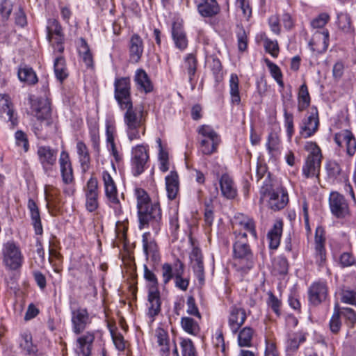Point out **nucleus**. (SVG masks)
I'll list each match as a JSON object with an SVG mask.
<instances>
[{
  "instance_id": "393cba45",
  "label": "nucleus",
  "mask_w": 356,
  "mask_h": 356,
  "mask_svg": "<svg viewBox=\"0 0 356 356\" xmlns=\"http://www.w3.org/2000/svg\"><path fill=\"white\" fill-rule=\"evenodd\" d=\"M102 179L106 196L111 202L118 204V190L113 177L107 171H104L102 172Z\"/></svg>"
},
{
  "instance_id": "052dcab7",
  "label": "nucleus",
  "mask_w": 356,
  "mask_h": 356,
  "mask_svg": "<svg viewBox=\"0 0 356 356\" xmlns=\"http://www.w3.org/2000/svg\"><path fill=\"white\" fill-rule=\"evenodd\" d=\"M326 170L330 177H337L341 172V168L335 161H329L326 164Z\"/></svg>"
},
{
  "instance_id": "f3484780",
  "label": "nucleus",
  "mask_w": 356,
  "mask_h": 356,
  "mask_svg": "<svg viewBox=\"0 0 356 356\" xmlns=\"http://www.w3.org/2000/svg\"><path fill=\"white\" fill-rule=\"evenodd\" d=\"M161 297L160 292L156 288H149L147 297V315L151 318V321H154L155 316H158L161 312Z\"/></svg>"
},
{
  "instance_id": "7c9ffc66",
  "label": "nucleus",
  "mask_w": 356,
  "mask_h": 356,
  "mask_svg": "<svg viewBox=\"0 0 356 356\" xmlns=\"http://www.w3.org/2000/svg\"><path fill=\"white\" fill-rule=\"evenodd\" d=\"M129 52L131 59L135 63L138 62L143 52V42L141 38L137 34L132 35L131 38Z\"/></svg>"
},
{
  "instance_id": "aec40b11",
  "label": "nucleus",
  "mask_w": 356,
  "mask_h": 356,
  "mask_svg": "<svg viewBox=\"0 0 356 356\" xmlns=\"http://www.w3.org/2000/svg\"><path fill=\"white\" fill-rule=\"evenodd\" d=\"M95 338L93 332H87L76 339V351L78 356L90 355Z\"/></svg>"
},
{
  "instance_id": "39448f33",
  "label": "nucleus",
  "mask_w": 356,
  "mask_h": 356,
  "mask_svg": "<svg viewBox=\"0 0 356 356\" xmlns=\"http://www.w3.org/2000/svg\"><path fill=\"white\" fill-rule=\"evenodd\" d=\"M197 133L200 136L199 149L201 153L204 155H211L216 152L221 139L213 128L210 125L203 124L198 127Z\"/></svg>"
},
{
  "instance_id": "09e8293b",
  "label": "nucleus",
  "mask_w": 356,
  "mask_h": 356,
  "mask_svg": "<svg viewBox=\"0 0 356 356\" xmlns=\"http://www.w3.org/2000/svg\"><path fill=\"white\" fill-rule=\"evenodd\" d=\"M341 309L338 303L335 304L334 313L330 321V328L332 332L338 333L341 327V321L340 320Z\"/></svg>"
},
{
  "instance_id": "4c0bfd02",
  "label": "nucleus",
  "mask_w": 356,
  "mask_h": 356,
  "mask_svg": "<svg viewBox=\"0 0 356 356\" xmlns=\"http://www.w3.org/2000/svg\"><path fill=\"white\" fill-rule=\"evenodd\" d=\"M28 209L31 213L33 225L36 234H42V227L40 220V211L38 205L32 199H29L27 204Z\"/></svg>"
},
{
  "instance_id": "6e6d98bb",
  "label": "nucleus",
  "mask_w": 356,
  "mask_h": 356,
  "mask_svg": "<svg viewBox=\"0 0 356 356\" xmlns=\"http://www.w3.org/2000/svg\"><path fill=\"white\" fill-rule=\"evenodd\" d=\"M162 278L164 284H167L175 276V267L168 263H165L161 266Z\"/></svg>"
},
{
  "instance_id": "bb28decb",
  "label": "nucleus",
  "mask_w": 356,
  "mask_h": 356,
  "mask_svg": "<svg viewBox=\"0 0 356 356\" xmlns=\"http://www.w3.org/2000/svg\"><path fill=\"white\" fill-rule=\"evenodd\" d=\"M172 37L177 48L184 51L187 47L188 39L181 24L179 22L172 24Z\"/></svg>"
},
{
  "instance_id": "a19ab883",
  "label": "nucleus",
  "mask_w": 356,
  "mask_h": 356,
  "mask_svg": "<svg viewBox=\"0 0 356 356\" xmlns=\"http://www.w3.org/2000/svg\"><path fill=\"white\" fill-rule=\"evenodd\" d=\"M76 152L79 155V160L83 170L88 169L90 162V156L86 145L81 140L76 143Z\"/></svg>"
},
{
  "instance_id": "79ce46f5",
  "label": "nucleus",
  "mask_w": 356,
  "mask_h": 356,
  "mask_svg": "<svg viewBox=\"0 0 356 356\" xmlns=\"http://www.w3.org/2000/svg\"><path fill=\"white\" fill-rule=\"evenodd\" d=\"M79 53L87 67L93 66V58L86 41L81 38L79 42Z\"/></svg>"
},
{
  "instance_id": "4d7b16f0",
  "label": "nucleus",
  "mask_w": 356,
  "mask_h": 356,
  "mask_svg": "<svg viewBox=\"0 0 356 356\" xmlns=\"http://www.w3.org/2000/svg\"><path fill=\"white\" fill-rule=\"evenodd\" d=\"M183 356H197L195 348L191 339H183L181 341Z\"/></svg>"
},
{
  "instance_id": "c03bdc74",
  "label": "nucleus",
  "mask_w": 356,
  "mask_h": 356,
  "mask_svg": "<svg viewBox=\"0 0 356 356\" xmlns=\"http://www.w3.org/2000/svg\"><path fill=\"white\" fill-rule=\"evenodd\" d=\"M254 330L250 327H245L238 334V344L241 347H250Z\"/></svg>"
},
{
  "instance_id": "dca6fc26",
  "label": "nucleus",
  "mask_w": 356,
  "mask_h": 356,
  "mask_svg": "<svg viewBox=\"0 0 356 356\" xmlns=\"http://www.w3.org/2000/svg\"><path fill=\"white\" fill-rule=\"evenodd\" d=\"M309 301L314 305H318L325 300L327 296V287L324 282H316L313 283L308 291Z\"/></svg>"
},
{
  "instance_id": "4be33fe9",
  "label": "nucleus",
  "mask_w": 356,
  "mask_h": 356,
  "mask_svg": "<svg viewBox=\"0 0 356 356\" xmlns=\"http://www.w3.org/2000/svg\"><path fill=\"white\" fill-rule=\"evenodd\" d=\"M59 164L63 181L65 184H70L74 179L73 170L67 152L63 151L59 158Z\"/></svg>"
},
{
  "instance_id": "bf43d9fd",
  "label": "nucleus",
  "mask_w": 356,
  "mask_h": 356,
  "mask_svg": "<svg viewBox=\"0 0 356 356\" xmlns=\"http://www.w3.org/2000/svg\"><path fill=\"white\" fill-rule=\"evenodd\" d=\"M264 42L266 51L272 56L277 57L279 54V46L277 40H271L266 38L264 40Z\"/></svg>"
},
{
  "instance_id": "0e129e2a",
  "label": "nucleus",
  "mask_w": 356,
  "mask_h": 356,
  "mask_svg": "<svg viewBox=\"0 0 356 356\" xmlns=\"http://www.w3.org/2000/svg\"><path fill=\"white\" fill-rule=\"evenodd\" d=\"M353 134L348 130H343L335 134L334 141L340 147H343Z\"/></svg>"
},
{
  "instance_id": "de8ad7c7",
  "label": "nucleus",
  "mask_w": 356,
  "mask_h": 356,
  "mask_svg": "<svg viewBox=\"0 0 356 356\" xmlns=\"http://www.w3.org/2000/svg\"><path fill=\"white\" fill-rule=\"evenodd\" d=\"M181 325L183 330L192 335H197L200 332L198 323L190 317H182Z\"/></svg>"
},
{
  "instance_id": "7ed1b4c3",
  "label": "nucleus",
  "mask_w": 356,
  "mask_h": 356,
  "mask_svg": "<svg viewBox=\"0 0 356 356\" xmlns=\"http://www.w3.org/2000/svg\"><path fill=\"white\" fill-rule=\"evenodd\" d=\"M246 238V232L242 233L240 231L236 234V241L233 245L234 259L240 264H244L243 266L240 267L244 273L251 269L254 263L253 254L247 243Z\"/></svg>"
},
{
  "instance_id": "423d86ee",
  "label": "nucleus",
  "mask_w": 356,
  "mask_h": 356,
  "mask_svg": "<svg viewBox=\"0 0 356 356\" xmlns=\"http://www.w3.org/2000/svg\"><path fill=\"white\" fill-rule=\"evenodd\" d=\"M3 261L6 268L16 270L21 268L24 257L18 245L13 241H8L3 246Z\"/></svg>"
},
{
  "instance_id": "0eeeda50",
  "label": "nucleus",
  "mask_w": 356,
  "mask_h": 356,
  "mask_svg": "<svg viewBox=\"0 0 356 356\" xmlns=\"http://www.w3.org/2000/svg\"><path fill=\"white\" fill-rule=\"evenodd\" d=\"M261 195V199L268 198V207L273 211L284 209L289 202L288 193L282 188H278L275 190L269 189L268 184H266V186H262Z\"/></svg>"
},
{
  "instance_id": "37998d69",
  "label": "nucleus",
  "mask_w": 356,
  "mask_h": 356,
  "mask_svg": "<svg viewBox=\"0 0 356 356\" xmlns=\"http://www.w3.org/2000/svg\"><path fill=\"white\" fill-rule=\"evenodd\" d=\"M238 85L239 79L237 74H232L229 79V93L232 102L237 105L241 102Z\"/></svg>"
},
{
  "instance_id": "473e14b6",
  "label": "nucleus",
  "mask_w": 356,
  "mask_h": 356,
  "mask_svg": "<svg viewBox=\"0 0 356 356\" xmlns=\"http://www.w3.org/2000/svg\"><path fill=\"white\" fill-rule=\"evenodd\" d=\"M283 222L277 220L275 222L273 228L268 232L267 238L269 241V247L271 249H277L280 243L282 233Z\"/></svg>"
},
{
  "instance_id": "f03ea898",
  "label": "nucleus",
  "mask_w": 356,
  "mask_h": 356,
  "mask_svg": "<svg viewBox=\"0 0 356 356\" xmlns=\"http://www.w3.org/2000/svg\"><path fill=\"white\" fill-rule=\"evenodd\" d=\"M126 110L124 115V122L127 127V134L129 140H138L145 133V120L143 110L137 111L134 109L132 103H127L120 107Z\"/></svg>"
},
{
  "instance_id": "f704fd0d",
  "label": "nucleus",
  "mask_w": 356,
  "mask_h": 356,
  "mask_svg": "<svg viewBox=\"0 0 356 356\" xmlns=\"http://www.w3.org/2000/svg\"><path fill=\"white\" fill-rule=\"evenodd\" d=\"M197 60L193 54H188L184 58V70L188 76V81L192 88H195L194 77L197 71Z\"/></svg>"
},
{
  "instance_id": "49530a36",
  "label": "nucleus",
  "mask_w": 356,
  "mask_h": 356,
  "mask_svg": "<svg viewBox=\"0 0 356 356\" xmlns=\"http://www.w3.org/2000/svg\"><path fill=\"white\" fill-rule=\"evenodd\" d=\"M54 72L56 78L63 81L68 76L65 60L63 56H58L54 61Z\"/></svg>"
},
{
  "instance_id": "c756f323",
  "label": "nucleus",
  "mask_w": 356,
  "mask_h": 356,
  "mask_svg": "<svg viewBox=\"0 0 356 356\" xmlns=\"http://www.w3.org/2000/svg\"><path fill=\"white\" fill-rule=\"evenodd\" d=\"M17 76L21 82L31 86L38 83V76L32 67L21 65L18 67Z\"/></svg>"
},
{
  "instance_id": "5701e85b",
  "label": "nucleus",
  "mask_w": 356,
  "mask_h": 356,
  "mask_svg": "<svg viewBox=\"0 0 356 356\" xmlns=\"http://www.w3.org/2000/svg\"><path fill=\"white\" fill-rule=\"evenodd\" d=\"M328 37L329 33L327 31H316L314 33L309 44L314 51L324 52L328 47Z\"/></svg>"
},
{
  "instance_id": "8fccbe9b",
  "label": "nucleus",
  "mask_w": 356,
  "mask_h": 356,
  "mask_svg": "<svg viewBox=\"0 0 356 356\" xmlns=\"http://www.w3.org/2000/svg\"><path fill=\"white\" fill-rule=\"evenodd\" d=\"M280 140L277 134L270 133L266 144L268 151L271 156H275L280 150Z\"/></svg>"
},
{
  "instance_id": "6e6552de",
  "label": "nucleus",
  "mask_w": 356,
  "mask_h": 356,
  "mask_svg": "<svg viewBox=\"0 0 356 356\" xmlns=\"http://www.w3.org/2000/svg\"><path fill=\"white\" fill-rule=\"evenodd\" d=\"M114 96L120 107L127 103H132L131 99V81L129 77L115 79L114 82Z\"/></svg>"
},
{
  "instance_id": "774afa93",
  "label": "nucleus",
  "mask_w": 356,
  "mask_h": 356,
  "mask_svg": "<svg viewBox=\"0 0 356 356\" xmlns=\"http://www.w3.org/2000/svg\"><path fill=\"white\" fill-rule=\"evenodd\" d=\"M341 315H342L348 321V323L353 326L356 322V314L355 311L348 307L343 308V310L341 312Z\"/></svg>"
},
{
  "instance_id": "6ab92c4d",
  "label": "nucleus",
  "mask_w": 356,
  "mask_h": 356,
  "mask_svg": "<svg viewBox=\"0 0 356 356\" xmlns=\"http://www.w3.org/2000/svg\"><path fill=\"white\" fill-rule=\"evenodd\" d=\"M190 260L191 267L199 282L203 284L204 281L203 256L201 250L198 248L193 247L190 254Z\"/></svg>"
},
{
  "instance_id": "5fc2aeb1",
  "label": "nucleus",
  "mask_w": 356,
  "mask_h": 356,
  "mask_svg": "<svg viewBox=\"0 0 356 356\" xmlns=\"http://www.w3.org/2000/svg\"><path fill=\"white\" fill-rule=\"evenodd\" d=\"M62 35V29L58 22L56 19L49 21L47 26V38L49 41H53L54 35Z\"/></svg>"
},
{
  "instance_id": "a18cd8bd",
  "label": "nucleus",
  "mask_w": 356,
  "mask_h": 356,
  "mask_svg": "<svg viewBox=\"0 0 356 356\" xmlns=\"http://www.w3.org/2000/svg\"><path fill=\"white\" fill-rule=\"evenodd\" d=\"M298 101V110L299 112L305 110L310 104V96L307 86L305 83L299 89Z\"/></svg>"
},
{
  "instance_id": "ea45409f",
  "label": "nucleus",
  "mask_w": 356,
  "mask_h": 356,
  "mask_svg": "<svg viewBox=\"0 0 356 356\" xmlns=\"http://www.w3.org/2000/svg\"><path fill=\"white\" fill-rule=\"evenodd\" d=\"M32 110L35 116L38 120L47 119L50 115V107L49 104L44 101H35L32 104Z\"/></svg>"
},
{
  "instance_id": "3c124183",
  "label": "nucleus",
  "mask_w": 356,
  "mask_h": 356,
  "mask_svg": "<svg viewBox=\"0 0 356 356\" xmlns=\"http://www.w3.org/2000/svg\"><path fill=\"white\" fill-rule=\"evenodd\" d=\"M264 61L270 72L271 76L275 79V80L281 88H284L282 74L280 67L268 58H266Z\"/></svg>"
},
{
  "instance_id": "c85d7f7f",
  "label": "nucleus",
  "mask_w": 356,
  "mask_h": 356,
  "mask_svg": "<svg viewBox=\"0 0 356 356\" xmlns=\"http://www.w3.org/2000/svg\"><path fill=\"white\" fill-rule=\"evenodd\" d=\"M0 116L5 121L10 122L12 126L17 124L12 104L6 95L1 96L0 98Z\"/></svg>"
},
{
  "instance_id": "a878e982",
  "label": "nucleus",
  "mask_w": 356,
  "mask_h": 356,
  "mask_svg": "<svg viewBox=\"0 0 356 356\" xmlns=\"http://www.w3.org/2000/svg\"><path fill=\"white\" fill-rule=\"evenodd\" d=\"M222 195L227 199H234L237 195V188L233 179L227 174L222 175L219 179Z\"/></svg>"
},
{
  "instance_id": "9b49d317",
  "label": "nucleus",
  "mask_w": 356,
  "mask_h": 356,
  "mask_svg": "<svg viewBox=\"0 0 356 356\" xmlns=\"http://www.w3.org/2000/svg\"><path fill=\"white\" fill-rule=\"evenodd\" d=\"M131 154L133 173L134 176H138L144 171L149 159L147 147L143 145H136L135 147H133Z\"/></svg>"
},
{
  "instance_id": "e2e57ef3",
  "label": "nucleus",
  "mask_w": 356,
  "mask_h": 356,
  "mask_svg": "<svg viewBox=\"0 0 356 356\" xmlns=\"http://www.w3.org/2000/svg\"><path fill=\"white\" fill-rule=\"evenodd\" d=\"M16 144L22 147L25 152L29 150V142L26 135L22 131H17L15 134Z\"/></svg>"
},
{
  "instance_id": "2f4dec72",
  "label": "nucleus",
  "mask_w": 356,
  "mask_h": 356,
  "mask_svg": "<svg viewBox=\"0 0 356 356\" xmlns=\"http://www.w3.org/2000/svg\"><path fill=\"white\" fill-rule=\"evenodd\" d=\"M292 104L291 98L283 102L284 125L286 128L287 137L291 140L294 132L293 115L288 112L289 106Z\"/></svg>"
},
{
  "instance_id": "58836bf2",
  "label": "nucleus",
  "mask_w": 356,
  "mask_h": 356,
  "mask_svg": "<svg viewBox=\"0 0 356 356\" xmlns=\"http://www.w3.org/2000/svg\"><path fill=\"white\" fill-rule=\"evenodd\" d=\"M134 81L138 88L145 92H149L153 89L152 82L149 80L147 74L142 69L136 70Z\"/></svg>"
},
{
  "instance_id": "e433bc0d",
  "label": "nucleus",
  "mask_w": 356,
  "mask_h": 356,
  "mask_svg": "<svg viewBox=\"0 0 356 356\" xmlns=\"http://www.w3.org/2000/svg\"><path fill=\"white\" fill-rule=\"evenodd\" d=\"M175 286L182 291H186L188 286L189 281L183 277L184 273V264L177 259L174 263Z\"/></svg>"
},
{
  "instance_id": "13d9d810",
  "label": "nucleus",
  "mask_w": 356,
  "mask_h": 356,
  "mask_svg": "<svg viewBox=\"0 0 356 356\" xmlns=\"http://www.w3.org/2000/svg\"><path fill=\"white\" fill-rule=\"evenodd\" d=\"M13 3L10 0H1L0 2V15L2 18L7 20L13 10Z\"/></svg>"
},
{
  "instance_id": "f257e3e1",
  "label": "nucleus",
  "mask_w": 356,
  "mask_h": 356,
  "mask_svg": "<svg viewBox=\"0 0 356 356\" xmlns=\"http://www.w3.org/2000/svg\"><path fill=\"white\" fill-rule=\"evenodd\" d=\"M137 200L138 227L140 229L154 226L161 219V211L158 202H152L147 192L142 188L135 190Z\"/></svg>"
},
{
  "instance_id": "603ef678",
  "label": "nucleus",
  "mask_w": 356,
  "mask_h": 356,
  "mask_svg": "<svg viewBox=\"0 0 356 356\" xmlns=\"http://www.w3.org/2000/svg\"><path fill=\"white\" fill-rule=\"evenodd\" d=\"M305 341V337L301 333H296L292 334L288 341L286 349L288 351L294 352L296 351L300 344Z\"/></svg>"
},
{
  "instance_id": "2eb2a0df",
  "label": "nucleus",
  "mask_w": 356,
  "mask_h": 356,
  "mask_svg": "<svg viewBox=\"0 0 356 356\" xmlns=\"http://www.w3.org/2000/svg\"><path fill=\"white\" fill-rule=\"evenodd\" d=\"M247 316L242 307L236 305L231 307L228 317V325L233 334H236L240 327L244 324Z\"/></svg>"
},
{
  "instance_id": "4468645a",
  "label": "nucleus",
  "mask_w": 356,
  "mask_h": 356,
  "mask_svg": "<svg viewBox=\"0 0 356 356\" xmlns=\"http://www.w3.org/2000/svg\"><path fill=\"white\" fill-rule=\"evenodd\" d=\"M98 206V181L92 177L88 181L86 188V207L89 212H93Z\"/></svg>"
},
{
  "instance_id": "b1692460",
  "label": "nucleus",
  "mask_w": 356,
  "mask_h": 356,
  "mask_svg": "<svg viewBox=\"0 0 356 356\" xmlns=\"http://www.w3.org/2000/svg\"><path fill=\"white\" fill-rule=\"evenodd\" d=\"M325 241L324 230L322 227H318L315 232V254L316 262L319 265H321L325 260Z\"/></svg>"
},
{
  "instance_id": "338daca9",
  "label": "nucleus",
  "mask_w": 356,
  "mask_h": 356,
  "mask_svg": "<svg viewBox=\"0 0 356 356\" xmlns=\"http://www.w3.org/2000/svg\"><path fill=\"white\" fill-rule=\"evenodd\" d=\"M328 20L329 15L326 13H322L312 21L311 25L314 29H321L327 24Z\"/></svg>"
},
{
  "instance_id": "f8f14e48",
  "label": "nucleus",
  "mask_w": 356,
  "mask_h": 356,
  "mask_svg": "<svg viewBox=\"0 0 356 356\" xmlns=\"http://www.w3.org/2000/svg\"><path fill=\"white\" fill-rule=\"evenodd\" d=\"M319 127V118L317 108H312L308 117L303 119L300 127V134L304 138H307L314 135Z\"/></svg>"
},
{
  "instance_id": "1a4fd4ad",
  "label": "nucleus",
  "mask_w": 356,
  "mask_h": 356,
  "mask_svg": "<svg viewBox=\"0 0 356 356\" xmlns=\"http://www.w3.org/2000/svg\"><path fill=\"white\" fill-rule=\"evenodd\" d=\"M331 213L337 218H343L350 214L348 204L343 195L337 191L331 192L329 196Z\"/></svg>"
},
{
  "instance_id": "9d476101",
  "label": "nucleus",
  "mask_w": 356,
  "mask_h": 356,
  "mask_svg": "<svg viewBox=\"0 0 356 356\" xmlns=\"http://www.w3.org/2000/svg\"><path fill=\"white\" fill-rule=\"evenodd\" d=\"M72 331L76 334L83 332L91 323L87 309L83 307L71 308Z\"/></svg>"
},
{
  "instance_id": "72a5a7b5",
  "label": "nucleus",
  "mask_w": 356,
  "mask_h": 356,
  "mask_svg": "<svg viewBox=\"0 0 356 356\" xmlns=\"http://www.w3.org/2000/svg\"><path fill=\"white\" fill-rule=\"evenodd\" d=\"M199 13L206 17H213L220 11V7L216 0H203L197 5Z\"/></svg>"
},
{
  "instance_id": "a211bd4d",
  "label": "nucleus",
  "mask_w": 356,
  "mask_h": 356,
  "mask_svg": "<svg viewBox=\"0 0 356 356\" xmlns=\"http://www.w3.org/2000/svg\"><path fill=\"white\" fill-rule=\"evenodd\" d=\"M39 161L44 170L48 171L56 164L57 160V150L49 146H41L38 149Z\"/></svg>"
},
{
  "instance_id": "c9c22d12",
  "label": "nucleus",
  "mask_w": 356,
  "mask_h": 356,
  "mask_svg": "<svg viewBox=\"0 0 356 356\" xmlns=\"http://www.w3.org/2000/svg\"><path fill=\"white\" fill-rule=\"evenodd\" d=\"M165 186L168 198L175 199L179 191V176L177 172L171 171L165 177Z\"/></svg>"
},
{
  "instance_id": "864d4df0",
  "label": "nucleus",
  "mask_w": 356,
  "mask_h": 356,
  "mask_svg": "<svg viewBox=\"0 0 356 356\" xmlns=\"http://www.w3.org/2000/svg\"><path fill=\"white\" fill-rule=\"evenodd\" d=\"M45 199L47 204L55 206L59 202V191L52 186H46L44 188Z\"/></svg>"
},
{
  "instance_id": "680f3d73",
  "label": "nucleus",
  "mask_w": 356,
  "mask_h": 356,
  "mask_svg": "<svg viewBox=\"0 0 356 356\" xmlns=\"http://www.w3.org/2000/svg\"><path fill=\"white\" fill-rule=\"evenodd\" d=\"M341 300L344 303L356 306V291L351 290L343 291Z\"/></svg>"
},
{
  "instance_id": "ddd939ff",
  "label": "nucleus",
  "mask_w": 356,
  "mask_h": 356,
  "mask_svg": "<svg viewBox=\"0 0 356 356\" xmlns=\"http://www.w3.org/2000/svg\"><path fill=\"white\" fill-rule=\"evenodd\" d=\"M234 225L235 227H238V229L236 228L234 231L236 236V234L241 231L242 233L246 232L247 236L249 234L254 240H257V235L255 229V225L252 218L242 213H238L234 217Z\"/></svg>"
},
{
  "instance_id": "20e7f679",
  "label": "nucleus",
  "mask_w": 356,
  "mask_h": 356,
  "mask_svg": "<svg viewBox=\"0 0 356 356\" xmlns=\"http://www.w3.org/2000/svg\"><path fill=\"white\" fill-rule=\"evenodd\" d=\"M305 149L309 152L305 164L302 166V174L306 178L318 177L321 160L323 158L321 148L312 141L307 142Z\"/></svg>"
},
{
  "instance_id": "412c9836",
  "label": "nucleus",
  "mask_w": 356,
  "mask_h": 356,
  "mask_svg": "<svg viewBox=\"0 0 356 356\" xmlns=\"http://www.w3.org/2000/svg\"><path fill=\"white\" fill-rule=\"evenodd\" d=\"M143 252L147 260L149 257L152 261L159 259V248L155 240L151 236L149 232H145L142 236Z\"/></svg>"
},
{
  "instance_id": "cd10ccee",
  "label": "nucleus",
  "mask_w": 356,
  "mask_h": 356,
  "mask_svg": "<svg viewBox=\"0 0 356 356\" xmlns=\"http://www.w3.org/2000/svg\"><path fill=\"white\" fill-rule=\"evenodd\" d=\"M19 345L26 355H36L38 351V347L33 343L32 335L29 332H24L20 334Z\"/></svg>"
},
{
  "instance_id": "69168bd1",
  "label": "nucleus",
  "mask_w": 356,
  "mask_h": 356,
  "mask_svg": "<svg viewBox=\"0 0 356 356\" xmlns=\"http://www.w3.org/2000/svg\"><path fill=\"white\" fill-rule=\"evenodd\" d=\"M187 313L190 315L195 316L198 318H201L200 313L196 306L195 298L193 296H189L187 298Z\"/></svg>"
}]
</instances>
